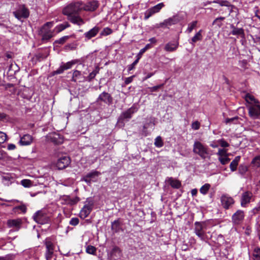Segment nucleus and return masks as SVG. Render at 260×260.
<instances>
[{
    "mask_svg": "<svg viewBox=\"0 0 260 260\" xmlns=\"http://www.w3.org/2000/svg\"><path fill=\"white\" fill-rule=\"evenodd\" d=\"M70 158L68 156H63L59 158L56 162V167L59 170L66 168L70 164Z\"/></svg>",
    "mask_w": 260,
    "mask_h": 260,
    "instance_id": "15",
    "label": "nucleus"
},
{
    "mask_svg": "<svg viewBox=\"0 0 260 260\" xmlns=\"http://www.w3.org/2000/svg\"><path fill=\"white\" fill-rule=\"evenodd\" d=\"M53 22H48L46 23L41 28L40 34L42 36V39L43 41H48L53 36V32L49 29L53 25Z\"/></svg>",
    "mask_w": 260,
    "mask_h": 260,
    "instance_id": "5",
    "label": "nucleus"
},
{
    "mask_svg": "<svg viewBox=\"0 0 260 260\" xmlns=\"http://www.w3.org/2000/svg\"><path fill=\"white\" fill-rule=\"evenodd\" d=\"M21 184L24 187H30L33 186V182L29 179H23L21 181Z\"/></svg>",
    "mask_w": 260,
    "mask_h": 260,
    "instance_id": "36",
    "label": "nucleus"
},
{
    "mask_svg": "<svg viewBox=\"0 0 260 260\" xmlns=\"http://www.w3.org/2000/svg\"><path fill=\"white\" fill-rule=\"evenodd\" d=\"M200 123L198 121L193 122L191 124V127L194 130H198L200 128Z\"/></svg>",
    "mask_w": 260,
    "mask_h": 260,
    "instance_id": "56",
    "label": "nucleus"
},
{
    "mask_svg": "<svg viewBox=\"0 0 260 260\" xmlns=\"http://www.w3.org/2000/svg\"><path fill=\"white\" fill-rule=\"evenodd\" d=\"M206 229V225L204 222L196 221L194 223V233L202 241H206L207 236L205 230Z\"/></svg>",
    "mask_w": 260,
    "mask_h": 260,
    "instance_id": "4",
    "label": "nucleus"
},
{
    "mask_svg": "<svg viewBox=\"0 0 260 260\" xmlns=\"http://www.w3.org/2000/svg\"><path fill=\"white\" fill-rule=\"evenodd\" d=\"M48 140L55 144H60L63 143V138L60 135L56 133H53L47 135Z\"/></svg>",
    "mask_w": 260,
    "mask_h": 260,
    "instance_id": "16",
    "label": "nucleus"
},
{
    "mask_svg": "<svg viewBox=\"0 0 260 260\" xmlns=\"http://www.w3.org/2000/svg\"><path fill=\"white\" fill-rule=\"evenodd\" d=\"M220 200L221 206L225 210L231 209L235 202L234 199L227 194H222Z\"/></svg>",
    "mask_w": 260,
    "mask_h": 260,
    "instance_id": "6",
    "label": "nucleus"
},
{
    "mask_svg": "<svg viewBox=\"0 0 260 260\" xmlns=\"http://www.w3.org/2000/svg\"><path fill=\"white\" fill-rule=\"evenodd\" d=\"M62 199L64 201L65 204L70 205L76 204L80 201V199L78 197L72 198L69 196H64Z\"/></svg>",
    "mask_w": 260,
    "mask_h": 260,
    "instance_id": "23",
    "label": "nucleus"
},
{
    "mask_svg": "<svg viewBox=\"0 0 260 260\" xmlns=\"http://www.w3.org/2000/svg\"><path fill=\"white\" fill-rule=\"evenodd\" d=\"M33 218L39 224H45L49 221V218L46 212L43 210H39L36 212L33 215Z\"/></svg>",
    "mask_w": 260,
    "mask_h": 260,
    "instance_id": "7",
    "label": "nucleus"
},
{
    "mask_svg": "<svg viewBox=\"0 0 260 260\" xmlns=\"http://www.w3.org/2000/svg\"><path fill=\"white\" fill-rule=\"evenodd\" d=\"M98 73H99L98 70H95L93 71L91 73H90L89 74V75L87 77V80L88 81H91V80L93 79L95 77V76L96 75V74Z\"/></svg>",
    "mask_w": 260,
    "mask_h": 260,
    "instance_id": "49",
    "label": "nucleus"
},
{
    "mask_svg": "<svg viewBox=\"0 0 260 260\" xmlns=\"http://www.w3.org/2000/svg\"><path fill=\"white\" fill-rule=\"evenodd\" d=\"M7 139V135L5 133L0 132V144L4 143Z\"/></svg>",
    "mask_w": 260,
    "mask_h": 260,
    "instance_id": "55",
    "label": "nucleus"
},
{
    "mask_svg": "<svg viewBox=\"0 0 260 260\" xmlns=\"http://www.w3.org/2000/svg\"><path fill=\"white\" fill-rule=\"evenodd\" d=\"M45 244L46 248V252L54 253V245L49 239H46Z\"/></svg>",
    "mask_w": 260,
    "mask_h": 260,
    "instance_id": "31",
    "label": "nucleus"
},
{
    "mask_svg": "<svg viewBox=\"0 0 260 260\" xmlns=\"http://www.w3.org/2000/svg\"><path fill=\"white\" fill-rule=\"evenodd\" d=\"M69 37L68 36L62 37L60 38V39H59L58 40H56L54 42V44H63L67 41V40L69 39Z\"/></svg>",
    "mask_w": 260,
    "mask_h": 260,
    "instance_id": "47",
    "label": "nucleus"
},
{
    "mask_svg": "<svg viewBox=\"0 0 260 260\" xmlns=\"http://www.w3.org/2000/svg\"><path fill=\"white\" fill-rule=\"evenodd\" d=\"M99 6V3L97 0H93L88 2L86 4L82 2V10L86 11H94Z\"/></svg>",
    "mask_w": 260,
    "mask_h": 260,
    "instance_id": "14",
    "label": "nucleus"
},
{
    "mask_svg": "<svg viewBox=\"0 0 260 260\" xmlns=\"http://www.w3.org/2000/svg\"><path fill=\"white\" fill-rule=\"evenodd\" d=\"M134 77H135V76L133 75L131 77L126 78L124 80L125 84L127 85V84L131 83L133 81Z\"/></svg>",
    "mask_w": 260,
    "mask_h": 260,
    "instance_id": "59",
    "label": "nucleus"
},
{
    "mask_svg": "<svg viewBox=\"0 0 260 260\" xmlns=\"http://www.w3.org/2000/svg\"><path fill=\"white\" fill-rule=\"evenodd\" d=\"M244 217L245 213L244 211L242 210H238L232 215V222L234 224H240L243 222Z\"/></svg>",
    "mask_w": 260,
    "mask_h": 260,
    "instance_id": "11",
    "label": "nucleus"
},
{
    "mask_svg": "<svg viewBox=\"0 0 260 260\" xmlns=\"http://www.w3.org/2000/svg\"><path fill=\"white\" fill-rule=\"evenodd\" d=\"M101 174L100 172L97 171H93L88 173L86 176L90 178L92 180Z\"/></svg>",
    "mask_w": 260,
    "mask_h": 260,
    "instance_id": "43",
    "label": "nucleus"
},
{
    "mask_svg": "<svg viewBox=\"0 0 260 260\" xmlns=\"http://www.w3.org/2000/svg\"><path fill=\"white\" fill-rule=\"evenodd\" d=\"M86 251L89 254H94L96 252V248L91 245H88L86 249Z\"/></svg>",
    "mask_w": 260,
    "mask_h": 260,
    "instance_id": "48",
    "label": "nucleus"
},
{
    "mask_svg": "<svg viewBox=\"0 0 260 260\" xmlns=\"http://www.w3.org/2000/svg\"><path fill=\"white\" fill-rule=\"evenodd\" d=\"M193 152L201 158H210L212 154L208 147L200 141H194L192 148Z\"/></svg>",
    "mask_w": 260,
    "mask_h": 260,
    "instance_id": "2",
    "label": "nucleus"
},
{
    "mask_svg": "<svg viewBox=\"0 0 260 260\" xmlns=\"http://www.w3.org/2000/svg\"><path fill=\"white\" fill-rule=\"evenodd\" d=\"M245 99L246 102L250 104H251V105L259 104V102L257 100H256L253 95L250 94H247L245 95Z\"/></svg>",
    "mask_w": 260,
    "mask_h": 260,
    "instance_id": "32",
    "label": "nucleus"
},
{
    "mask_svg": "<svg viewBox=\"0 0 260 260\" xmlns=\"http://www.w3.org/2000/svg\"><path fill=\"white\" fill-rule=\"evenodd\" d=\"M137 59L131 64L128 66V71H131L135 68V66L138 63L141 58V56H137Z\"/></svg>",
    "mask_w": 260,
    "mask_h": 260,
    "instance_id": "45",
    "label": "nucleus"
},
{
    "mask_svg": "<svg viewBox=\"0 0 260 260\" xmlns=\"http://www.w3.org/2000/svg\"><path fill=\"white\" fill-rule=\"evenodd\" d=\"M53 253L46 252H45V257L46 260H51L53 257Z\"/></svg>",
    "mask_w": 260,
    "mask_h": 260,
    "instance_id": "60",
    "label": "nucleus"
},
{
    "mask_svg": "<svg viewBox=\"0 0 260 260\" xmlns=\"http://www.w3.org/2000/svg\"><path fill=\"white\" fill-rule=\"evenodd\" d=\"M84 77L82 76L80 71L75 70L73 73L72 80L74 82H81Z\"/></svg>",
    "mask_w": 260,
    "mask_h": 260,
    "instance_id": "26",
    "label": "nucleus"
},
{
    "mask_svg": "<svg viewBox=\"0 0 260 260\" xmlns=\"http://www.w3.org/2000/svg\"><path fill=\"white\" fill-rule=\"evenodd\" d=\"M225 19L223 17H219L216 18L213 22V24H216L219 27H221L222 25L221 22L222 21L224 20Z\"/></svg>",
    "mask_w": 260,
    "mask_h": 260,
    "instance_id": "42",
    "label": "nucleus"
},
{
    "mask_svg": "<svg viewBox=\"0 0 260 260\" xmlns=\"http://www.w3.org/2000/svg\"><path fill=\"white\" fill-rule=\"evenodd\" d=\"M202 30H200L198 32H197L195 35L192 37L190 42V43L194 46V44L199 41H201L203 39V36L202 35Z\"/></svg>",
    "mask_w": 260,
    "mask_h": 260,
    "instance_id": "30",
    "label": "nucleus"
},
{
    "mask_svg": "<svg viewBox=\"0 0 260 260\" xmlns=\"http://www.w3.org/2000/svg\"><path fill=\"white\" fill-rule=\"evenodd\" d=\"M249 116L253 119L260 118V105H250L248 106Z\"/></svg>",
    "mask_w": 260,
    "mask_h": 260,
    "instance_id": "9",
    "label": "nucleus"
},
{
    "mask_svg": "<svg viewBox=\"0 0 260 260\" xmlns=\"http://www.w3.org/2000/svg\"><path fill=\"white\" fill-rule=\"evenodd\" d=\"M229 154L224 156L219 157V161L222 165H226L230 161V159L228 157Z\"/></svg>",
    "mask_w": 260,
    "mask_h": 260,
    "instance_id": "40",
    "label": "nucleus"
},
{
    "mask_svg": "<svg viewBox=\"0 0 260 260\" xmlns=\"http://www.w3.org/2000/svg\"><path fill=\"white\" fill-rule=\"evenodd\" d=\"M100 28L99 27L95 26L89 31L84 33V37L88 40L95 37L99 32Z\"/></svg>",
    "mask_w": 260,
    "mask_h": 260,
    "instance_id": "21",
    "label": "nucleus"
},
{
    "mask_svg": "<svg viewBox=\"0 0 260 260\" xmlns=\"http://www.w3.org/2000/svg\"><path fill=\"white\" fill-rule=\"evenodd\" d=\"M180 21V19L178 15H174L167 19H165L162 22L159 24V27H166L172 25L177 24Z\"/></svg>",
    "mask_w": 260,
    "mask_h": 260,
    "instance_id": "12",
    "label": "nucleus"
},
{
    "mask_svg": "<svg viewBox=\"0 0 260 260\" xmlns=\"http://www.w3.org/2000/svg\"><path fill=\"white\" fill-rule=\"evenodd\" d=\"M214 3L218 4L221 6H225L228 8L230 11V14L232 13L233 9L235 7L226 0H216L213 1Z\"/></svg>",
    "mask_w": 260,
    "mask_h": 260,
    "instance_id": "25",
    "label": "nucleus"
},
{
    "mask_svg": "<svg viewBox=\"0 0 260 260\" xmlns=\"http://www.w3.org/2000/svg\"><path fill=\"white\" fill-rule=\"evenodd\" d=\"M120 229L121 227L119 220H116L112 222L111 230L114 233L119 232Z\"/></svg>",
    "mask_w": 260,
    "mask_h": 260,
    "instance_id": "33",
    "label": "nucleus"
},
{
    "mask_svg": "<svg viewBox=\"0 0 260 260\" xmlns=\"http://www.w3.org/2000/svg\"><path fill=\"white\" fill-rule=\"evenodd\" d=\"M78 62V60L74 59L66 63L61 62L59 67L53 72V75L62 74L65 70L71 69L72 67Z\"/></svg>",
    "mask_w": 260,
    "mask_h": 260,
    "instance_id": "8",
    "label": "nucleus"
},
{
    "mask_svg": "<svg viewBox=\"0 0 260 260\" xmlns=\"http://www.w3.org/2000/svg\"><path fill=\"white\" fill-rule=\"evenodd\" d=\"M113 32V30L109 27H105L103 29L102 31L101 32V36H106L111 34Z\"/></svg>",
    "mask_w": 260,
    "mask_h": 260,
    "instance_id": "44",
    "label": "nucleus"
},
{
    "mask_svg": "<svg viewBox=\"0 0 260 260\" xmlns=\"http://www.w3.org/2000/svg\"><path fill=\"white\" fill-rule=\"evenodd\" d=\"M248 168L246 166L241 165L238 169L239 173L242 175H244L247 171Z\"/></svg>",
    "mask_w": 260,
    "mask_h": 260,
    "instance_id": "46",
    "label": "nucleus"
},
{
    "mask_svg": "<svg viewBox=\"0 0 260 260\" xmlns=\"http://www.w3.org/2000/svg\"><path fill=\"white\" fill-rule=\"evenodd\" d=\"M219 157H222L228 155L226 150L224 149H219L217 153Z\"/></svg>",
    "mask_w": 260,
    "mask_h": 260,
    "instance_id": "51",
    "label": "nucleus"
},
{
    "mask_svg": "<svg viewBox=\"0 0 260 260\" xmlns=\"http://www.w3.org/2000/svg\"><path fill=\"white\" fill-rule=\"evenodd\" d=\"M96 102L104 103L108 105H110L113 102V98L110 94L104 91L99 95Z\"/></svg>",
    "mask_w": 260,
    "mask_h": 260,
    "instance_id": "10",
    "label": "nucleus"
},
{
    "mask_svg": "<svg viewBox=\"0 0 260 260\" xmlns=\"http://www.w3.org/2000/svg\"><path fill=\"white\" fill-rule=\"evenodd\" d=\"M240 156H237L231 162L230 168L231 171L234 172L237 170V166L240 160Z\"/></svg>",
    "mask_w": 260,
    "mask_h": 260,
    "instance_id": "29",
    "label": "nucleus"
},
{
    "mask_svg": "<svg viewBox=\"0 0 260 260\" xmlns=\"http://www.w3.org/2000/svg\"><path fill=\"white\" fill-rule=\"evenodd\" d=\"M16 148V146L13 144H9L8 145V149L9 150H13Z\"/></svg>",
    "mask_w": 260,
    "mask_h": 260,
    "instance_id": "62",
    "label": "nucleus"
},
{
    "mask_svg": "<svg viewBox=\"0 0 260 260\" xmlns=\"http://www.w3.org/2000/svg\"><path fill=\"white\" fill-rule=\"evenodd\" d=\"M230 27L232 29L231 34L235 36H240L242 38H244V30L242 28L236 27L233 24H231Z\"/></svg>",
    "mask_w": 260,
    "mask_h": 260,
    "instance_id": "24",
    "label": "nucleus"
},
{
    "mask_svg": "<svg viewBox=\"0 0 260 260\" xmlns=\"http://www.w3.org/2000/svg\"><path fill=\"white\" fill-rule=\"evenodd\" d=\"M168 182L173 188L178 189L181 186V182L176 179H174L172 177L169 178Z\"/></svg>",
    "mask_w": 260,
    "mask_h": 260,
    "instance_id": "28",
    "label": "nucleus"
},
{
    "mask_svg": "<svg viewBox=\"0 0 260 260\" xmlns=\"http://www.w3.org/2000/svg\"><path fill=\"white\" fill-rule=\"evenodd\" d=\"M69 26L70 24L68 22H65L56 26L55 29L57 32H59Z\"/></svg>",
    "mask_w": 260,
    "mask_h": 260,
    "instance_id": "35",
    "label": "nucleus"
},
{
    "mask_svg": "<svg viewBox=\"0 0 260 260\" xmlns=\"http://www.w3.org/2000/svg\"><path fill=\"white\" fill-rule=\"evenodd\" d=\"M251 164L253 166L260 167V155L255 156L252 160Z\"/></svg>",
    "mask_w": 260,
    "mask_h": 260,
    "instance_id": "41",
    "label": "nucleus"
},
{
    "mask_svg": "<svg viewBox=\"0 0 260 260\" xmlns=\"http://www.w3.org/2000/svg\"><path fill=\"white\" fill-rule=\"evenodd\" d=\"M15 17L19 20L26 19L29 16V10L25 5H18L15 11L13 12Z\"/></svg>",
    "mask_w": 260,
    "mask_h": 260,
    "instance_id": "3",
    "label": "nucleus"
},
{
    "mask_svg": "<svg viewBox=\"0 0 260 260\" xmlns=\"http://www.w3.org/2000/svg\"><path fill=\"white\" fill-rule=\"evenodd\" d=\"M252 211L254 214H257V213H260V206L254 208L253 209Z\"/></svg>",
    "mask_w": 260,
    "mask_h": 260,
    "instance_id": "63",
    "label": "nucleus"
},
{
    "mask_svg": "<svg viewBox=\"0 0 260 260\" xmlns=\"http://www.w3.org/2000/svg\"><path fill=\"white\" fill-rule=\"evenodd\" d=\"M32 142V137L28 134L24 135L20 138L19 144L22 146L30 145Z\"/></svg>",
    "mask_w": 260,
    "mask_h": 260,
    "instance_id": "22",
    "label": "nucleus"
},
{
    "mask_svg": "<svg viewBox=\"0 0 260 260\" xmlns=\"http://www.w3.org/2000/svg\"><path fill=\"white\" fill-rule=\"evenodd\" d=\"M83 180L86 182L87 184H90L91 182L92 181V180L89 178L87 177L86 176H85L84 178H83Z\"/></svg>",
    "mask_w": 260,
    "mask_h": 260,
    "instance_id": "61",
    "label": "nucleus"
},
{
    "mask_svg": "<svg viewBox=\"0 0 260 260\" xmlns=\"http://www.w3.org/2000/svg\"><path fill=\"white\" fill-rule=\"evenodd\" d=\"M163 85L164 84H162L153 87H149L148 89H149L150 91L154 92L156 91L159 88H161Z\"/></svg>",
    "mask_w": 260,
    "mask_h": 260,
    "instance_id": "57",
    "label": "nucleus"
},
{
    "mask_svg": "<svg viewBox=\"0 0 260 260\" xmlns=\"http://www.w3.org/2000/svg\"><path fill=\"white\" fill-rule=\"evenodd\" d=\"M252 193L250 191H245L242 194L241 199V206L245 207L246 205L250 202L252 197Z\"/></svg>",
    "mask_w": 260,
    "mask_h": 260,
    "instance_id": "17",
    "label": "nucleus"
},
{
    "mask_svg": "<svg viewBox=\"0 0 260 260\" xmlns=\"http://www.w3.org/2000/svg\"><path fill=\"white\" fill-rule=\"evenodd\" d=\"M253 260H260V248H255L253 252Z\"/></svg>",
    "mask_w": 260,
    "mask_h": 260,
    "instance_id": "37",
    "label": "nucleus"
},
{
    "mask_svg": "<svg viewBox=\"0 0 260 260\" xmlns=\"http://www.w3.org/2000/svg\"><path fill=\"white\" fill-rule=\"evenodd\" d=\"M154 74V73H148L147 76L144 77L143 78V81H145V80H146L147 79H148V78L151 77L152 76H153V75Z\"/></svg>",
    "mask_w": 260,
    "mask_h": 260,
    "instance_id": "64",
    "label": "nucleus"
},
{
    "mask_svg": "<svg viewBox=\"0 0 260 260\" xmlns=\"http://www.w3.org/2000/svg\"><path fill=\"white\" fill-rule=\"evenodd\" d=\"M138 108L136 106L133 105L130 108L127 109L126 111L123 112L121 114V117L123 119H129L132 117V115L134 113H136L138 111Z\"/></svg>",
    "mask_w": 260,
    "mask_h": 260,
    "instance_id": "20",
    "label": "nucleus"
},
{
    "mask_svg": "<svg viewBox=\"0 0 260 260\" xmlns=\"http://www.w3.org/2000/svg\"><path fill=\"white\" fill-rule=\"evenodd\" d=\"M238 119V117H233V118H226L225 120V122L227 124V123H231V122H234V121H237Z\"/></svg>",
    "mask_w": 260,
    "mask_h": 260,
    "instance_id": "58",
    "label": "nucleus"
},
{
    "mask_svg": "<svg viewBox=\"0 0 260 260\" xmlns=\"http://www.w3.org/2000/svg\"><path fill=\"white\" fill-rule=\"evenodd\" d=\"M178 47V42L174 43H168L165 45V50L168 52H173L177 49Z\"/></svg>",
    "mask_w": 260,
    "mask_h": 260,
    "instance_id": "27",
    "label": "nucleus"
},
{
    "mask_svg": "<svg viewBox=\"0 0 260 260\" xmlns=\"http://www.w3.org/2000/svg\"><path fill=\"white\" fill-rule=\"evenodd\" d=\"M82 10V2H77L71 3L66 7L62 13L68 16V20L72 23L80 26L85 23L84 20L77 15Z\"/></svg>",
    "mask_w": 260,
    "mask_h": 260,
    "instance_id": "1",
    "label": "nucleus"
},
{
    "mask_svg": "<svg viewBox=\"0 0 260 260\" xmlns=\"http://www.w3.org/2000/svg\"><path fill=\"white\" fill-rule=\"evenodd\" d=\"M26 209H27L26 207L24 205H21L20 206H18L15 207L14 208V210H20L23 213L26 212Z\"/></svg>",
    "mask_w": 260,
    "mask_h": 260,
    "instance_id": "53",
    "label": "nucleus"
},
{
    "mask_svg": "<svg viewBox=\"0 0 260 260\" xmlns=\"http://www.w3.org/2000/svg\"><path fill=\"white\" fill-rule=\"evenodd\" d=\"M154 145L157 147H161L164 145V143L160 136H157L154 142Z\"/></svg>",
    "mask_w": 260,
    "mask_h": 260,
    "instance_id": "39",
    "label": "nucleus"
},
{
    "mask_svg": "<svg viewBox=\"0 0 260 260\" xmlns=\"http://www.w3.org/2000/svg\"><path fill=\"white\" fill-rule=\"evenodd\" d=\"M22 223V220L20 218L14 219H9L7 221V225L9 228H13L16 230H18Z\"/></svg>",
    "mask_w": 260,
    "mask_h": 260,
    "instance_id": "19",
    "label": "nucleus"
},
{
    "mask_svg": "<svg viewBox=\"0 0 260 260\" xmlns=\"http://www.w3.org/2000/svg\"><path fill=\"white\" fill-rule=\"evenodd\" d=\"M79 222V220L78 218L73 217L71 219V220L69 222V223H70V224H71L72 225L76 226L78 224Z\"/></svg>",
    "mask_w": 260,
    "mask_h": 260,
    "instance_id": "52",
    "label": "nucleus"
},
{
    "mask_svg": "<svg viewBox=\"0 0 260 260\" xmlns=\"http://www.w3.org/2000/svg\"><path fill=\"white\" fill-rule=\"evenodd\" d=\"M211 187V185L209 183H205L200 189V192L203 195H206Z\"/></svg>",
    "mask_w": 260,
    "mask_h": 260,
    "instance_id": "34",
    "label": "nucleus"
},
{
    "mask_svg": "<svg viewBox=\"0 0 260 260\" xmlns=\"http://www.w3.org/2000/svg\"><path fill=\"white\" fill-rule=\"evenodd\" d=\"M197 23V21H193L191 23H189L188 25V27L186 29V31H187L188 33H190L193 30V29L196 27Z\"/></svg>",
    "mask_w": 260,
    "mask_h": 260,
    "instance_id": "38",
    "label": "nucleus"
},
{
    "mask_svg": "<svg viewBox=\"0 0 260 260\" xmlns=\"http://www.w3.org/2000/svg\"><path fill=\"white\" fill-rule=\"evenodd\" d=\"M92 209V204H86L81 209L79 213V217L82 219L86 218Z\"/></svg>",
    "mask_w": 260,
    "mask_h": 260,
    "instance_id": "18",
    "label": "nucleus"
},
{
    "mask_svg": "<svg viewBox=\"0 0 260 260\" xmlns=\"http://www.w3.org/2000/svg\"><path fill=\"white\" fill-rule=\"evenodd\" d=\"M165 6L163 3H160L157 5L149 9L145 14V19H148L150 17L155 13H158Z\"/></svg>",
    "mask_w": 260,
    "mask_h": 260,
    "instance_id": "13",
    "label": "nucleus"
},
{
    "mask_svg": "<svg viewBox=\"0 0 260 260\" xmlns=\"http://www.w3.org/2000/svg\"><path fill=\"white\" fill-rule=\"evenodd\" d=\"M217 142L222 147H228L229 146V144L224 139H220L217 141Z\"/></svg>",
    "mask_w": 260,
    "mask_h": 260,
    "instance_id": "54",
    "label": "nucleus"
},
{
    "mask_svg": "<svg viewBox=\"0 0 260 260\" xmlns=\"http://www.w3.org/2000/svg\"><path fill=\"white\" fill-rule=\"evenodd\" d=\"M151 47V46L150 44H147L145 47H144L143 48L141 49L139 53V54H138V55L137 56H140L141 55L148 49L150 48Z\"/></svg>",
    "mask_w": 260,
    "mask_h": 260,
    "instance_id": "50",
    "label": "nucleus"
}]
</instances>
